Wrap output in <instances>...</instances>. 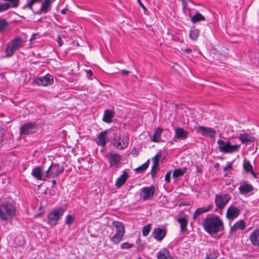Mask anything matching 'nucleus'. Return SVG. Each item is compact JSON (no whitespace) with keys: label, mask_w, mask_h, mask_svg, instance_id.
Wrapping results in <instances>:
<instances>
[{"label":"nucleus","mask_w":259,"mask_h":259,"mask_svg":"<svg viewBox=\"0 0 259 259\" xmlns=\"http://www.w3.org/2000/svg\"><path fill=\"white\" fill-rule=\"evenodd\" d=\"M232 164L230 163L229 164L227 165L226 167L224 168V170L225 171L228 170L229 168H232Z\"/></svg>","instance_id":"nucleus-56"},{"label":"nucleus","mask_w":259,"mask_h":259,"mask_svg":"<svg viewBox=\"0 0 259 259\" xmlns=\"http://www.w3.org/2000/svg\"><path fill=\"white\" fill-rule=\"evenodd\" d=\"M8 5L7 4L6 2L5 3H2L0 2V12H4L8 10Z\"/></svg>","instance_id":"nucleus-46"},{"label":"nucleus","mask_w":259,"mask_h":259,"mask_svg":"<svg viewBox=\"0 0 259 259\" xmlns=\"http://www.w3.org/2000/svg\"><path fill=\"white\" fill-rule=\"evenodd\" d=\"M196 130L198 132L200 133L201 135L208 136L211 138H214L217 134L216 131L211 127L200 126L196 128Z\"/></svg>","instance_id":"nucleus-10"},{"label":"nucleus","mask_w":259,"mask_h":259,"mask_svg":"<svg viewBox=\"0 0 259 259\" xmlns=\"http://www.w3.org/2000/svg\"><path fill=\"white\" fill-rule=\"evenodd\" d=\"M37 130V124L35 122H28L21 126L20 135H27L36 133Z\"/></svg>","instance_id":"nucleus-7"},{"label":"nucleus","mask_w":259,"mask_h":259,"mask_svg":"<svg viewBox=\"0 0 259 259\" xmlns=\"http://www.w3.org/2000/svg\"><path fill=\"white\" fill-rule=\"evenodd\" d=\"M85 71L87 72V76L88 78H90L93 75V71L91 69L86 70Z\"/></svg>","instance_id":"nucleus-52"},{"label":"nucleus","mask_w":259,"mask_h":259,"mask_svg":"<svg viewBox=\"0 0 259 259\" xmlns=\"http://www.w3.org/2000/svg\"><path fill=\"white\" fill-rule=\"evenodd\" d=\"M36 35H37V34H36V33H33V34L32 35V36H31V38H30V42L32 43V42H33V41L34 40H35Z\"/></svg>","instance_id":"nucleus-53"},{"label":"nucleus","mask_w":259,"mask_h":259,"mask_svg":"<svg viewBox=\"0 0 259 259\" xmlns=\"http://www.w3.org/2000/svg\"><path fill=\"white\" fill-rule=\"evenodd\" d=\"M35 82L39 85L47 86L51 85L54 82L53 75L48 73L45 76L38 77Z\"/></svg>","instance_id":"nucleus-9"},{"label":"nucleus","mask_w":259,"mask_h":259,"mask_svg":"<svg viewBox=\"0 0 259 259\" xmlns=\"http://www.w3.org/2000/svg\"><path fill=\"white\" fill-rule=\"evenodd\" d=\"M52 167V178H55L58 177L60 174H62L64 171V167L61 166L59 163L53 162L51 164Z\"/></svg>","instance_id":"nucleus-16"},{"label":"nucleus","mask_w":259,"mask_h":259,"mask_svg":"<svg viewBox=\"0 0 259 259\" xmlns=\"http://www.w3.org/2000/svg\"><path fill=\"white\" fill-rule=\"evenodd\" d=\"M145 248V245L143 243H139L137 246V251H142Z\"/></svg>","instance_id":"nucleus-49"},{"label":"nucleus","mask_w":259,"mask_h":259,"mask_svg":"<svg viewBox=\"0 0 259 259\" xmlns=\"http://www.w3.org/2000/svg\"><path fill=\"white\" fill-rule=\"evenodd\" d=\"M231 199V196L229 193L217 194L214 198L216 206L214 211H222Z\"/></svg>","instance_id":"nucleus-6"},{"label":"nucleus","mask_w":259,"mask_h":259,"mask_svg":"<svg viewBox=\"0 0 259 259\" xmlns=\"http://www.w3.org/2000/svg\"><path fill=\"white\" fill-rule=\"evenodd\" d=\"M166 232L165 229L156 228L153 230L152 235L153 237L157 241H161L166 236Z\"/></svg>","instance_id":"nucleus-14"},{"label":"nucleus","mask_w":259,"mask_h":259,"mask_svg":"<svg viewBox=\"0 0 259 259\" xmlns=\"http://www.w3.org/2000/svg\"><path fill=\"white\" fill-rule=\"evenodd\" d=\"M187 168L186 167L182 168H176L174 169L172 174V177L174 178H178L182 177L186 172Z\"/></svg>","instance_id":"nucleus-33"},{"label":"nucleus","mask_w":259,"mask_h":259,"mask_svg":"<svg viewBox=\"0 0 259 259\" xmlns=\"http://www.w3.org/2000/svg\"><path fill=\"white\" fill-rule=\"evenodd\" d=\"M219 252L214 248H209L206 253L205 259H217Z\"/></svg>","instance_id":"nucleus-31"},{"label":"nucleus","mask_w":259,"mask_h":259,"mask_svg":"<svg viewBox=\"0 0 259 259\" xmlns=\"http://www.w3.org/2000/svg\"><path fill=\"white\" fill-rule=\"evenodd\" d=\"M151 225L149 224L143 227L142 229V234L144 236H146L149 233L151 230Z\"/></svg>","instance_id":"nucleus-41"},{"label":"nucleus","mask_w":259,"mask_h":259,"mask_svg":"<svg viewBox=\"0 0 259 259\" xmlns=\"http://www.w3.org/2000/svg\"><path fill=\"white\" fill-rule=\"evenodd\" d=\"M204 230L208 234L213 235L223 228V222L218 215H208L202 223Z\"/></svg>","instance_id":"nucleus-1"},{"label":"nucleus","mask_w":259,"mask_h":259,"mask_svg":"<svg viewBox=\"0 0 259 259\" xmlns=\"http://www.w3.org/2000/svg\"><path fill=\"white\" fill-rule=\"evenodd\" d=\"M246 227V224L244 220H241L236 222L234 225L231 228V232H234L237 230H243Z\"/></svg>","instance_id":"nucleus-27"},{"label":"nucleus","mask_w":259,"mask_h":259,"mask_svg":"<svg viewBox=\"0 0 259 259\" xmlns=\"http://www.w3.org/2000/svg\"><path fill=\"white\" fill-rule=\"evenodd\" d=\"M6 2L7 4L8 5V9L10 8H15L18 7L20 0H2Z\"/></svg>","instance_id":"nucleus-35"},{"label":"nucleus","mask_w":259,"mask_h":259,"mask_svg":"<svg viewBox=\"0 0 259 259\" xmlns=\"http://www.w3.org/2000/svg\"><path fill=\"white\" fill-rule=\"evenodd\" d=\"M238 189L240 194L246 195L253 190V187L247 183L245 181H243L240 182V185Z\"/></svg>","instance_id":"nucleus-17"},{"label":"nucleus","mask_w":259,"mask_h":259,"mask_svg":"<svg viewBox=\"0 0 259 259\" xmlns=\"http://www.w3.org/2000/svg\"><path fill=\"white\" fill-rule=\"evenodd\" d=\"M112 226L115 228L116 233L120 234H124V226L122 223L114 221L112 222Z\"/></svg>","instance_id":"nucleus-29"},{"label":"nucleus","mask_w":259,"mask_h":259,"mask_svg":"<svg viewBox=\"0 0 259 259\" xmlns=\"http://www.w3.org/2000/svg\"><path fill=\"white\" fill-rule=\"evenodd\" d=\"M67 9L66 8H64V9H62V10H61V14H66V11H67Z\"/></svg>","instance_id":"nucleus-59"},{"label":"nucleus","mask_w":259,"mask_h":259,"mask_svg":"<svg viewBox=\"0 0 259 259\" xmlns=\"http://www.w3.org/2000/svg\"><path fill=\"white\" fill-rule=\"evenodd\" d=\"M137 2L138 3V4H139V5L142 8V9H143L144 10V13H146V12H147L148 10L146 8V7L144 5V4L142 3V2L141 1V0H137Z\"/></svg>","instance_id":"nucleus-51"},{"label":"nucleus","mask_w":259,"mask_h":259,"mask_svg":"<svg viewBox=\"0 0 259 259\" xmlns=\"http://www.w3.org/2000/svg\"><path fill=\"white\" fill-rule=\"evenodd\" d=\"M134 246L133 244H130L127 242H124L120 245V247L122 249H128L133 247Z\"/></svg>","instance_id":"nucleus-45"},{"label":"nucleus","mask_w":259,"mask_h":259,"mask_svg":"<svg viewBox=\"0 0 259 259\" xmlns=\"http://www.w3.org/2000/svg\"><path fill=\"white\" fill-rule=\"evenodd\" d=\"M75 220V218L70 214H68L66 217L65 224L68 225H71Z\"/></svg>","instance_id":"nucleus-42"},{"label":"nucleus","mask_w":259,"mask_h":259,"mask_svg":"<svg viewBox=\"0 0 259 259\" xmlns=\"http://www.w3.org/2000/svg\"><path fill=\"white\" fill-rule=\"evenodd\" d=\"M56 41L58 43V46L59 47H61L63 45V41L62 40L61 37L60 35H58V36L56 38Z\"/></svg>","instance_id":"nucleus-50"},{"label":"nucleus","mask_w":259,"mask_h":259,"mask_svg":"<svg viewBox=\"0 0 259 259\" xmlns=\"http://www.w3.org/2000/svg\"><path fill=\"white\" fill-rule=\"evenodd\" d=\"M52 167L51 165L49 166L48 169L46 170L45 174L43 176V179L52 178Z\"/></svg>","instance_id":"nucleus-44"},{"label":"nucleus","mask_w":259,"mask_h":259,"mask_svg":"<svg viewBox=\"0 0 259 259\" xmlns=\"http://www.w3.org/2000/svg\"><path fill=\"white\" fill-rule=\"evenodd\" d=\"M53 1V0H45L42 3L41 8L37 11L33 12V13L35 14L40 15L49 12L51 10V4Z\"/></svg>","instance_id":"nucleus-13"},{"label":"nucleus","mask_w":259,"mask_h":259,"mask_svg":"<svg viewBox=\"0 0 259 259\" xmlns=\"http://www.w3.org/2000/svg\"><path fill=\"white\" fill-rule=\"evenodd\" d=\"M115 112L114 110L107 109L104 111L102 120L104 122L111 123L113 118L114 117Z\"/></svg>","instance_id":"nucleus-25"},{"label":"nucleus","mask_w":259,"mask_h":259,"mask_svg":"<svg viewBox=\"0 0 259 259\" xmlns=\"http://www.w3.org/2000/svg\"><path fill=\"white\" fill-rule=\"evenodd\" d=\"M109 141L106 131H103L99 133L97 139V144L99 146L104 147L106 143Z\"/></svg>","instance_id":"nucleus-18"},{"label":"nucleus","mask_w":259,"mask_h":259,"mask_svg":"<svg viewBox=\"0 0 259 259\" xmlns=\"http://www.w3.org/2000/svg\"><path fill=\"white\" fill-rule=\"evenodd\" d=\"M124 234H120L117 233L111 238V241L114 244H118L122 239Z\"/></svg>","instance_id":"nucleus-37"},{"label":"nucleus","mask_w":259,"mask_h":259,"mask_svg":"<svg viewBox=\"0 0 259 259\" xmlns=\"http://www.w3.org/2000/svg\"><path fill=\"white\" fill-rule=\"evenodd\" d=\"M65 209L62 207H58L53 209L49 213L47 217L48 224L56 226L58 224V221L63 216Z\"/></svg>","instance_id":"nucleus-5"},{"label":"nucleus","mask_w":259,"mask_h":259,"mask_svg":"<svg viewBox=\"0 0 259 259\" xmlns=\"http://www.w3.org/2000/svg\"><path fill=\"white\" fill-rule=\"evenodd\" d=\"M129 177L128 174L125 171H122V174L116 180L115 186L117 188L121 187V186L125 183Z\"/></svg>","instance_id":"nucleus-23"},{"label":"nucleus","mask_w":259,"mask_h":259,"mask_svg":"<svg viewBox=\"0 0 259 259\" xmlns=\"http://www.w3.org/2000/svg\"><path fill=\"white\" fill-rule=\"evenodd\" d=\"M215 51H216V50L215 49H212L211 50V52L215 54Z\"/></svg>","instance_id":"nucleus-64"},{"label":"nucleus","mask_w":259,"mask_h":259,"mask_svg":"<svg viewBox=\"0 0 259 259\" xmlns=\"http://www.w3.org/2000/svg\"><path fill=\"white\" fill-rule=\"evenodd\" d=\"M205 20V17L201 13L199 12L196 13L191 18V21L193 23H195L199 21Z\"/></svg>","instance_id":"nucleus-34"},{"label":"nucleus","mask_w":259,"mask_h":259,"mask_svg":"<svg viewBox=\"0 0 259 259\" xmlns=\"http://www.w3.org/2000/svg\"><path fill=\"white\" fill-rule=\"evenodd\" d=\"M157 257V259H175L170 255L169 250L166 248H162L158 252Z\"/></svg>","instance_id":"nucleus-24"},{"label":"nucleus","mask_w":259,"mask_h":259,"mask_svg":"<svg viewBox=\"0 0 259 259\" xmlns=\"http://www.w3.org/2000/svg\"><path fill=\"white\" fill-rule=\"evenodd\" d=\"M16 209L10 202H4L0 205V219L3 221H10L15 215Z\"/></svg>","instance_id":"nucleus-2"},{"label":"nucleus","mask_w":259,"mask_h":259,"mask_svg":"<svg viewBox=\"0 0 259 259\" xmlns=\"http://www.w3.org/2000/svg\"><path fill=\"white\" fill-rule=\"evenodd\" d=\"M11 43L6 48L5 53L7 57H10L20 48L23 46L24 41L20 37L17 36L11 40Z\"/></svg>","instance_id":"nucleus-3"},{"label":"nucleus","mask_w":259,"mask_h":259,"mask_svg":"<svg viewBox=\"0 0 259 259\" xmlns=\"http://www.w3.org/2000/svg\"><path fill=\"white\" fill-rule=\"evenodd\" d=\"M249 239L252 245L259 247V228L255 229L251 233Z\"/></svg>","instance_id":"nucleus-22"},{"label":"nucleus","mask_w":259,"mask_h":259,"mask_svg":"<svg viewBox=\"0 0 259 259\" xmlns=\"http://www.w3.org/2000/svg\"><path fill=\"white\" fill-rule=\"evenodd\" d=\"M31 175L37 180L45 181V179H43L44 169L40 166L34 167L31 171Z\"/></svg>","instance_id":"nucleus-19"},{"label":"nucleus","mask_w":259,"mask_h":259,"mask_svg":"<svg viewBox=\"0 0 259 259\" xmlns=\"http://www.w3.org/2000/svg\"><path fill=\"white\" fill-rule=\"evenodd\" d=\"M183 51L186 54H189L192 52V49L187 48V49H185V50H183Z\"/></svg>","instance_id":"nucleus-55"},{"label":"nucleus","mask_w":259,"mask_h":259,"mask_svg":"<svg viewBox=\"0 0 259 259\" xmlns=\"http://www.w3.org/2000/svg\"><path fill=\"white\" fill-rule=\"evenodd\" d=\"M141 240L140 237H138L137 239L136 240V244H139L141 243Z\"/></svg>","instance_id":"nucleus-62"},{"label":"nucleus","mask_w":259,"mask_h":259,"mask_svg":"<svg viewBox=\"0 0 259 259\" xmlns=\"http://www.w3.org/2000/svg\"><path fill=\"white\" fill-rule=\"evenodd\" d=\"M161 155V152H158L156 155L155 156L152 158V160L153 161V165H154L155 166H157V168H158V169H159V157Z\"/></svg>","instance_id":"nucleus-40"},{"label":"nucleus","mask_w":259,"mask_h":259,"mask_svg":"<svg viewBox=\"0 0 259 259\" xmlns=\"http://www.w3.org/2000/svg\"><path fill=\"white\" fill-rule=\"evenodd\" d=\"M189 132L181 127H177L175 130V138L177 139L184 140L188 136Z\"/></svg>","instance_id":"nucleus-21"},{"label":"nucleus","mask_w":259,"mask_h":259,"mask_svg":"<svg viewBox=\"0 0 259 259\" xmlns=\"http://www.w3.org/2000/svg\"><path fill=\"white\" fill-rule=\"evenodd\" d=\"M199 35V31L197 29H192L189 31V37L193 40H196Z\"/></svg>","instance_id":"nucleus-39"},{"label":"nucleus","mask_w":259,"mask_h":259,"mask_svg":"<svg viewBox=\"0 0 259 259\" xmlns=\"http://www.w3.org/2000/svg\"><path fill=\"white\" fill-rule=\"evenodd\" d=\"M121 160V156L117 153H111L109 155V162L110 167L114 166L116 168H118Z\"/></svg>","instance_id":"nucleus-15"},{"label":"nucleus","mask_w":259,"mask_h":259,"mask_svg":"<svg viewBox=\"0 0 259 259\" xmlns=\"http://www.w3.org/2000/svg\"><path fill=\"white\" fill-rule=\"evenodd\" d=\"M217 144L220 152L225 153H232L237 152L240 147V144L231 145L230 141H225L221 139H219L217 141Z\"/></svg>","instance_id":"nucleus-4"},{"label":"nucleus","mask_w":259,"mask_h":259,"mask_svg":"<svg viewBox=\"0 0 259 259\" xmlns=\"http://www.w3.org/2000/svg\"><path fill=\"white\" fill-rule=\"evenodd\" d=\"M114 146L120 150L124 149L128 144V138L125 135H122L117 137V139H114Z\"/></svg>","instance_id":"nucleus-8"},{"label":"nucleus","mask_w":259,"mask_h":259,"mask_svg":"<svg viewBox=\"0 0 259 259\" xmlns=\"http://www.w3.org/2000/svg\"><path fill=\"white\" fill-rule=\"evenodd\" d=\"M171 171H168L165 176V181L167 183H169L170 182V177H171Z\"/></svg>","instance_id":"nucleus-48"},{"label":"nucleus","mask_w":259,"mask_h":259,"mask_svg":"<svg viewBox=\"0 0 259 259\" xmlns=\"http://www.w3.org/2000/svg\"><path fill=\"white\" fill-rule=\"evenodd\" d=\"M156 167H157V166H155V165H153L152 167L151 170V177L153 179L155 178V175H156L158 170L159 169L158 168L156 169Z\"/></svg>","instance_id":"nucleus-47"},{"label":"nucleus","mask_w":259,"mask_h":259,"mask_svg":"<svg viewBox=\"0 0 259 259\" xmlns=\"http://www.w3.org/2000/svg\"><path fill=\"white\" fill-rule=\"evenodd\" d=\"M27 2L26 4L22 7V9L24 10L28 8L33 12L34 11L32 8L33 5L35 4L40 3L42 2V0H27Z\"/></svg>","instance_id":"nucleus-32"},{"label":"nucleus","mask_w":259,"mask_h":259,"mask_svg":"<svg viewBox=\"0 0 259 259\" xmlns=\"http://www.w3.org/2000/svg\"><path fill=\"white\" fill-rule=\"evenodd\" d=\"M239 139L241 141L242 144L249 145L251 142H254L255 138L250 136L247 133H243L239 135Z\"/></svg>","instance_id":"nucleus-26"},{"label":"nucleus","mask_w":259,"mask_h":259,"mask_svg":"<svg viewBox=\"0 0 259 259\" xmlns=\"http://www.w3.org/2000/svg\"><path fill=\"white\" fill-rule=\"evenodd\" d=\"M9 26V23L6 19H2L0 20V31H3L5 28Z\"/></svg>","instance_id":"nucleus-43"},{"label":"nucleus","mask_w":259,"mask_h":259,"mask_svg":"<svg viewBox=\"0 0 259 259\" xmlns=\"http://www.w3.org/2000/svg\"><path fill=\"white\" fill-rule=\"evenodd\" d=\"M121 73L123 75H127L130 73V71L126 70H122Z\"/></svg>","instance_id":"nucleus-54"},{"label":"nucleus","mask_w":259,"mask_h":259,"mask_svg":"<svg viewBox=\"0 0 259 259\" xmlns=\"http://www.w3.org/2000/svg\"><path fill=\"white\" fill-rule=\"evenodd\" d=\"M52 187L53 188H55V186H56V185L57 184L56 181L55 180H53L52 181Z\"/></svg>","instance_id":"nucleus-58"},{"label":"nucleus","mask_w":259,"mask_h":259,"mask_svg":"<svg viewBox=\"0 0 259 259\" xmlns=\"http://www.w3.org/2000/svg\"><path fill=\"white\" fill-rule=\"evenodd\" d=\"M243 168L247 172H251V170H253V167L250 162L246 158L244 159Z\"/></svg>","instance_id":"nucleus-38"},{"label":"nucleus","mask_w":259,"mask_h":259,"mask_svg":"<svg viewBox=\"0 0 259 259\" xmlns=\"http://www.w3.org/2000/svg\"><path fill=\"white\" fill-rule=\"evenodd\" d=\"M196 172H202L201 169L198 166H197L196 167Z\"/></svg>","instance_id":"nucleus-61"},{"label":"nucleus","mask_w":259,"mask_h":259,"mask_svg":"<svg viewBox=\"0 0 259 259\" xmlns=\"http://www.w3.org/2000/svg\"><path fill=\"white\" fill-rule=\"evenodd\" d=\"M249 172L252 175V176H253L254 178H257L256 174L253 171V170H251V172Z\"/></svg>","instance_id":"nucleus-60"},{"label":"nucleus","mask_w":259,"mask_h":259,"mask_svg":"<svg viewBox=\"0 0 259 259\" xmlns=\"http://www.w3.org/2000/svg\"><path fill=\"white\" fill-rule=\"evenodd\" d=\"M179 1L182 2V3H183V6L184 7H185L186 3H185V0H179Z\"/></svg>","instance_id":"nucleus-63"},{"label":"nucleus","mask_w":259,"mask_h":259,"mask_svg":"<svg viewBox=\"0 0 259 259\" xmlns=\"http://www.w3.org/2000/svg\"><path fill=\"white\" fill-rule=\"evenodd\" d=\"M133 155H135L136 156H138V153L137 152V149L136 148H134L132 151Z\"/></svg>","instance_id":"nucleus-57"},{"label":"nucleus","mask_w":259,"mask_h":259,"mask_svg":"<svg viewBox=\"0 0 259 259\" xmlns=\"http://www.w3.org/2000/svg\"><path fill=\"white\" fill-rule=\"evenodd\" d=\"M155 190V188L153 185L142 188L141 192L143 194L142 198L143 200L151 199L153 197Z\"/></svg>","instance_id":"nucleus-12"},{"label":"nucleus","mask_w":259,"mask_h":259,"mask_svg":"<svg viewBox=\"0 0 259 259\" xmlns=\"http://www.w3.org/2000/svg\"><path fill=\"white\" fill-rule=\"evenodd\" d=\"M150 164V160L148 159L147 160L146 162H145L144 163H143L141 166L137 167L135 170L137 172H143L144 171H145L147 168L149 167Z\"/></svg>","instance_id":"nucleus-36"},{"label":"nucleus","mask_w":259,"mask_h":259,"mask_svg":"<svg viewBox=\"0 0 259 259\" xmlns=\"http://www.w3.org/2000/svg\"><path fill=\"white\" fill-rule=\"evenodd\" d=\"M213 208V204H210L207 206H203L198 208L194 212L193 215V220H195L197 217L211 210Z\"/></svg>","instance_id":"nucleus-20"},{"label":"nucleus","mask_w":259,"mask_h":259,"mask_svg":"<svg viewBox=\"0 0 259 259\" xmlns=\"http://www.w3.org/2000/svg\"><path fill=\"white\" fill-rule=\"evenodd\" d=\"M187 215H185L183 217L179 218L177 220L178 222L180 225L181 232H183L187 230V225L188 223Z\"/></svg>","instance_id":"nucleus-28"},{"label":"nucleus","mask_w":259,"mask_h":259,"mask_svg":"<svg viewBox=\"0 0 259 259\" xmlns=\"http://www.w3.org/2000/svg\"><path fill=\"white\" fill-rule=\"evenodd\" d=\"M240 214V210L234 205H231L227 209L226 218L229 220H234Z\"/></svg>","instance_id":"nucleus-11"},{"label":"nucleus","mask_w":259,"mask_h":259,"mask_svg":"<svg viewBox=\"0 0 259 259\" xmlns=\"http://www.w3.org/2000/svg\"><path fill=\"white\" fill-rule=\"evenodd\" d=\"M163 132V129L161 127H157L154 132L152 137L151 138V140L154 142H159L160 140L161 135Z\"/></svg>","instance_id":"nucleus-30"}]
</instances>
